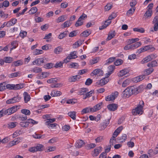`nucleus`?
Listing matches in <instances>:
<instances>
[{"label":"nucleus","instance_id":"4c0bfd02","mask_svg":"<svg viewBox=\"0 0 158 158\" xmlns=\"http://www.w3.org/2000/svg\"><path fill=\"white\" fill-rule=\"evenodd\" d=\"M17 124L16 122H10L8 124V128L9 129L13 128L15 127Z\"/></svg>","mask_w":158,"mask_h":158},{"label":"nucleus","instance_id":"473e14b6","mask_svg":"<svg viewBox=\"0 0 158 158\" xmlns=\"http://www.w3.org/2000/svg\"><path fill=\"white\" fill-rule=\"evenodd\" d=\"M154 69L152 68H149L145 69L143 71L144 75H148L152 73Z\"/></svg>","mask_w":158,"mask_h":158},{"label":"nucleus","instance_id":"052dcab7","mask_svg":"<svg viewBox=\"0 0 158 158\" xmlns=\"http://www.w3.org/2000/svg\"><path fill=\"white\" fill-rule=\"evenodd\" d=\"M35 147L36 148V150H37V151H41L42 150L43 145L41 144H38Z\"/></svg>","mask_w":158,"mask_h":158},{"label":"nucleus","instance_id":"20e7f679","mask_svg":"<svg viewBox=\"0 0 158 158\" xmlns=\"http://www.w3.org/2000/svg\"><path fill=\"white\" fill-rule=\"evenodd\" d=\"M155 49V48L153 47L151 45H147L137 50V52L140 53L143 52L148 51L149 52H152Z\"/></svg>","mask_w":158,"mask_h":158},{"label":"nucleus","instance_id":"4d7b16f0","mask_svg":"<svg viewBox=\"0 0 158 158\" xmlns=\"http://www.w3.org/2000/svg\"><path fill=\"white\" fill-rule=\"evenodd\" d=\"M133 31L141 33H143L145 31L144 29L143 28H141L140 29L138 28H133Z\"/></svg>","mask_w":158,"mask_h":158},{"label":"nucleus","instance_id":"4468645a","mask_svg":"<svg viewBox=\"0 0 158 158\" xmlns=\"http://www.w3.org/2000/svg\"><path fill=\"white\" fill-rule=\"evenodd\" d=\"M102 148L101 147H99L95 148L93 153L92 155L94 157H96L98 155L99 153L102 151Z\"/></svg>","mask_w":158,"mask_h":158},{"label":"nucleus","instance_id":"de8ad7c7","mask_svg":"<svg viewBox=\"0 0 158 158\" xmlns=\"http://www.w3.org/2000/svg\"><path fill=\"white\" fill-rule=\"evenodd\" d=\"M91 111V108L89 107H86L83 109L81 111V114H84L89 113Z\"/></svg>","mask_w":158,"mask_h":158},{"label":"nucleus","instance_id":"7c9ffc66","mask_svg":"<svg viewBox=\"0 0 158 158\" xmlns=\"http://www.w3.org/2000/svg\"><path fill=\"white\" fill-rule=\"evenodd\" d=\"M67 19L66 16L65 15H62L58 18L56 20V22L57 23L62 22L64 21Z\"/></svg>","mask_w":158,"mask_h":158},{"label":"nucleus","instance_id":"bb28decb","mask_svg":"<svg viewBox=\"0 0 158 158\" xmlns=\"http://www.w3.org/2000/svg\"><path fill=\"white\" fill-rule=\"evenodd\" d=\"M118 140H119L120 143H123L127 139V135L125 134H123L122 136L120 137H118Z\"/></svg>","mask_w":158,"mask_h":158},{"label":"nucleus","instance_id":"09e8293b","mask_svg":"<svg viewBox=\"0 0 158 158\" xmlns=\"http://www.w3.org/2000/svg\"><path fill=\"white\" fill-rule=\"evenodd\" d=\"M67 34V31H64L58 35V38L60 39H62L65 37Z\"/></svg>","mask_w":158,"mask_h":158},{"label":"nucleus","instance_id":"e433bc0d","mask_svg":"<svg viewBox=\"0 0 158 158\" xmlns=\"http://www.w3.org/2000/svg\"><path fill=\"white\" fill-rule=\"evenodd\" d=\"M76 113L74 111H71L68 113V115L73 120L76 119Z\"/></svg>","mask_w":158,"mask_h":158},{"label":"nucleus","instance_id":"0e129e2a","mask_svg":"<svg viewBox=\"0 0 158 158\" xmlns=\"http://www.w3.org/2000/svg\"><path fill=\"white\" fill-rule=\"evenodd\" d=\"M15 86V84H8L6 85V87L7 89H14Z\"/></svg>","mask_w":158,"mask_h":158},{"label":"nucleus","instance_id":"7ed1b4c3","mask_svg":"<svg viewBox=\"0 0 158 158\" xmlns=\"http://www.w3.org/2000/svg\"><path fill=\"white\" fill-rule=\"evenodd\" d=\"M117 16L116 14L114 12H113L109 17L108 19L105 21V23L103 25L99 28L100 30H102L106 28L111 23V20L115 18Z\"/></svg>","mask_w":158,"mask_h":158},{"label":"nucleus","instance_id":"6e6552de","mask_svg":"<svg viewBox=\"0 0 158 158\" xmlns=\"http://www.w3.org/2000/svg\"><path fill=\"white\" fill-rule=\"evenodd\" d=\"M103 73V71L100 69H96L94 70L91 73V76L97 75L98 76H102Z\"/></svg>","mask_w":158,"mask_h":158},{"label":"nucleus","instance_id":"39448f33","mask_svg":"<svg viewBox=\"0 0 158 158\" xmlns=\"http://www.w3.org/2000/svg\"><path fill=\"white\" fill-rule=\"evenodd\" d=\"M118 95V92L116 91L114 93H112L111 94L106 97L105 100L107 101H113L117 97Z\"/></svg>","mask_w":158,"mask_h":158},{"label":"nucleus","instance_id":"1a4fd4ad","mask_svg":"<svg viewBox=\"0 0 158 158\" xmlns=\"http://www.w3.org/2000/svg\"><path fill=\"white\" fill-rule=\"evenodd\" d=\"M20 99L21 98L19 97H14L11 99L7 100L6 103L8 104L14 103L19 102Z\"/></svg>","mask_w":158,"mask_h":158},{"label":"nucleus","instance_id":"2f4dec72","mask_svg":"<svg viewBox=\"0 0 158 158\" xmlns=\"http://www.w3.org/2000/svg\"><path fill=\"white\" fill-rule=\"evenodd\" d=\"M94 94V91L93 90H91L90 91L86 93L85 95L83 96V99H86L87 98H89L91 97L92 94Z\"/></svg>","mask_w":158,"mask_h":158},{"label":"nucleus","instance_id":"c756f323","mask_svg":"<svg viewBox=\"0 0 158 158\" xmlns=\"http://www.w3.org/2000/svg\"><path fill=\"white\" fill-rule=\"evenodd\" d=\"M48 75V73L47 72H43L41 74H39L37 76L38 78H44L46 77Z\"/></svg>","mask_w":158,"mask_h":158},{"label":"nucleus","instance_id":"9d476101","mask_svg":"<svg viewBox=\"0 0 158 158\" xmlns=\"http://www.w3.org/2000/svg\"><path fill=\"white\" fill-rule=\"evenodd\" d=\"M109 79L106 78H104L101 79L99 81L96 83L100 86H103L107 84L109 81Z\"/></svg>","mask_w":158,"mask_h":158},{"label":"nucleus","instance_id":"6e6d98bb","mask_svg":"<svg viewBox=\"0 0 158 158\" xmlns=\"http://www.w3.org/2000/svg\"><path fill=\"white\" fill-rule=\"evenodd\" d=\"M139 40V39L138 38H132L128 40V43L130 44H133L135 42L138 41Z\"/></svg>","mask_w":158,"mask_h":158},{"label":"nucleus","instance_id":"603ef678","mask_svg":"<svg viewBox=\"0 0 158 158\" xmlns=\"http://www.w3.org/2000/svg\"><path fill=\"white\" fill-rule=\"evenodd\" d=\"M64 63V61L62 62L61 61L56 62L54 66V67L56 68H61L62 67L63 64Z\"/></svg>","mask_w":158,"mask_h":158},{"label":"nucleus","instance_id":"8fccbe9b","mask_svg":"<svg viewBox=\"0 0 158 158\" xmlns=\"http://www.w3.org/2000/svg\"><path fill=\"white\" fill-rule=\"evenodd\" d=\"M21 112L26 116V115H29L31 114L30 111L29 110L25 109L22 110Z\"/></svg>","mask_w":158,"mask_h":158},{"label":"nucleus","instance_id":"58836bf2","mask_svg":"<svg viewBox=\"0 0 158 158\" xmlns=\"http://www.w3.org/2000/svg\"><path fill=\"white\" fill-rule=\"evenodd\" d=\"M71 24V23L69 21H67L62 24L61 27L62 28H64L70 26Z\"/></svg>","mask_w":158,"mask_h":158},{"label":"nucleus","instance_id":"37998d69","mask_svg":"<svg viewBox=\"0 0 158 158\" xmlns=\"http://www.w3.org/2000/svg\"><path fill=\"white\" fill-rule=\"evenodd\" d=\"M115 35V31H113L110 33L108 35L107 39L108 40H110L113 38Z\"/></svg>","mask_w":158,"mask_h":158},{"label":"nucleus","instance_id":"dca6fc26","mask_svg":"<svg viewBox=\"0 0 158 158\" xmlns=\"http://www.w3.org/2000/svg\"><path fill=\"white\" fill-rule=\"evenodd\" d=\"M44 60L43 58H37L33 62V65H40L44 62Z\"/></svg>","mask_w":158,"mask_h":158},{"label":"nucleus","instance_id":"a211bd4d","mask_svg":"<svg viewBox=\"0 0 158 158\" xmlns=\"http://www.w3.org/2000/svg\"><path fill=\"white\" fill-rule=\"evenodd\" d=\"M102 105V103H99L95 106L91 108V111L92 112H94L99 110L101 108V106Z\"/></svg>","mask_w":158,"mask_h":158},{"label":"nucleus","instance_id":"f257e3e1","mask_svg":"<svg viewBox=\"0 0 158 158\" xmlns=\"http://www.w3.org/2000/svg\"><path fill=\"white\" fill-rule=\"evenodd\" d=\"M138 89L133 86L128 87L123 91L122 97L123 98H128L133 94H137L138 93Z\"/></svg>","mask_w":158,"mask_h":158},{"label":"nucleus","instance_id":"f03ea898","mask_svg":"<svg viewBox=\"0 0 158 158\" xmlns=\"http://www.w3.org/2000/svg\"><path fill=\"white\" fill-rule=\"evenodd\" d=\"M144 105V102L143 101H140L139 102V104L135 109H133L132 111V113L134 115H136L138 114H142L143 112V109Z\"/></svg>","mask_w":158,"mask_h":158},{"label":"nucleus","instance_id":"338daca9","mask_svg":"<svg viewBox=\"0 0 158 158\" xmlns=\"http://www.w3.org/2000/svg\"><path fill=\"white\" fill-rule=\"evenodd\" d=\"M77 100L75 99L68 100L67 101V103L73 104L77 102Z\"/></svg>","mask_w":158,"mask_h":158},{"label":"nucleus","instance_id":"f3484780","mask_svg":"<svg viewBox=\"0 0 158 158\" xmlns=\"http://www.w3.org/2000/svg\"><path fill=\"white\" fill-rule=\"evenodd\" d=\"M17 20L15 19H12L11 20L6 23V26L7 27L14 25L16 23Z\"/></svg>","mask_w":158,"mask_h":158},{"label":"nucleus","instance_id":"4be33fe9","mask_svg":"<svg viewBox=\"0 0 158 158\" xmlns=\"http://www.w3.org/2000/svg\"><path fill=\"white\" fill-rule=\"evenodd\" d=\"M158 65V62L156 60H154L148 63L147 64V66L149 68L155 67Z\"/></svg>","mask_w":158,"mask_h":158},{"label":"nucleus","instance_id":"864d4df0","mask_svg":"<svg viewBox=\"0 0 158 158\" xmlns=\"http://www.w3.org/2000/svg\"><path fill=\"white\" fill-rule=\"evenodd\" d=\"M22 133V132L20 130L16 131L12 135V137L13 138H15L17 136L20 135Z\"/></svg>","mask_w":158,"mask_h":158},{"label":"nucleus","instance_id":"0eeeda50","mask_svg":"<svg viewBox=\"0 0 158 158\" xmlns=\"http://www.w3.org/2000/svg\"><path fill=\"white\" fill-rule=\"evenodd\" d=\"M17 107V106H14L11 107L9 108L6 110V114L9 115L15 113L17 111L18 109Z\"/></svg>","mask_w":158,"mask_h":158},{"label":"nucleus","instance_id":"ddd939ff","mask_svg":"<svg viewBox=\"0 0 158 158\" xmlns=\"http://www.w3.org/2000/svg\"><path fill=\"white\" fill-rule=\"evenodd\" d=\"M153 23L154 24V30L156 31L158 30V16H155L152 21Z\"/></svg>","mask_w":158,"mask_h":158},{"label":"nucleus","instance_id":"5701e85b","mask_svg":"<svg viewBox=\"0 0 158 158\" xmlns=\"http://www.w3.org/2000/svg\"><path fill=\"white\" fill-rule=\"evenodd\" d=\"M23 96L24 101L26 103H27L30 100V96L27 92H25L24 93Z\"/></svg>","mask_w":158,"mask_h":158},{"label":"nucleus","instance_id":"13d9d810","mask_svg":"<svg viewBox=\"0 0 158 158\" xmlns=\"http://www.w3.org/2000/svg\"><path fill=\"white\" fill-rule=\"evenodd\" d=\"M32 71L34 73H37L41 72L42 71V69L40 68L35 67L33 69Z\"/></svg>","mask_w":158,"mask_h":158},{"label":"nucleus","instance_id":"9b49d317","mask_svg":"<svg viewBox=\"0 0 158 158\" xmlns=\"http://www.w3.org/2000/svg\"><path fill=\"white\" fill-rule=\"evenodd\" d=\"M20 138L15 139L13 140L10 141L8 145V147H10L14 145L18 144L20 142Z\"/></svg>","mask_w":158,"mask_h":158},{"label":"nucleus","instance_id":"f704fd0d","mask_svg":"<svg viewBox=\"0 0 158 158\" xmlns=\"http://www.w3.org/2000/svg\"><path fill=\"white\" fill-rule=\"evenodd\" d=\"M132 49L133 50L135 49H136L139 47L141 45V43L140 42H137L134 44H131Z\"/></svg>","mask_w":158,"mask_h":158},{"label":"nucleus","instance_id":"69168bd1","mask_svg":"<svg viewBox=\"0 0 158 158\" xmlns=\"http://www.w3.org/2000/svg\"><path fill=\"white\" fill-rule=\"evenodd\" d=\"M20 125L22 127H27L28 126L29 124L27 121L23 122L20 123Z\"/></svg>","mask_w":158,"mask_h":158},{"label":"nucleus","instance_id":"c03bdc74","mask_svg":"<svg viewBox=\"0 0 158 158\" xmlns=\"http://www.w3.org/2000/svg\"><path fill=\"white\" fill-rule=\"evenodd\" d=\"M99 59V57H97L90 60H89V63L90 64H93L96 63L98 62Z\"/></svg>","mask_w":158,"mask_h":158},{"label":"nucleus","instance_id":"a878e982","mask_svg":"<svg viewBox=\"0 0 158 158\" xmlns=\"http://www.w3.org/2000/svg\"><path fill=\"white\" fill-rule=\"evenodd\" d=\"M151 56L150 55L144 58L141 61V63L143 64L146 62H148L152 60Z\"/></svg>","mask_w":158,"mask_h":158},{"label":"nucleus","instance_id":"a19ab883","mask_svg":"<svg viewBox=\"0 0 158 158\" xmlns=\"http://www.w3.org/2000/svg\"><path fill=\"white\" fill-rule=\"evenodd\" d=\"M5 63H10L13 60V58L10 57H5L4 58Z\"/></svg>","mask_w":158,"mask_h":158},{"label":"nucleus","instance_id":"3c124183","mask_svg":"<svg viewBox=\"0 0 158 158\" xmlns=\"http://www.w3.org/2000/svg\"><path fill=\"white\" fill-rule=\"evenodd\" d=\"M62 48L60 47H58L55 48L54 52L56 54H59L62 51Z\"/></svg>","mask_w":158,"mask_h":158},{"label":"nucleus","instance_id":"c9c22d12","mask_svg":"<svg viewBox=\"0 0 158 158\" xmlns=\"http://www.w3.org/2000/svg\"><path fill=\"white\" fill-rule=\"evenodd\" d=\"M24 84H19L15 85L14 90H16L23 88L24 87Z\"/></svg>","mask_w":158,"mask_h":158},{"label":"nucleus","instance_id":"cd10ccee","mask_svg":"<svg viewBox=\"0 0 158 158\" xmlns=\"http://www.w3.org/2000/svg\"><path fill=\"white\" fill-rule=\"evenodd\" d=\"M152 12V11L148 10L146 12L144 15V16L145 17V19L149 18L151 16Z\"/></svg>","mask_w":158,"mask_h":158},{"label":"nucleus","instance_id":"a18cd8bd","mask_svg":"<svg viewBox=\"0 0 158 158\" xmlns=\"http://www.w3.org/2000/svg\"><path fill=\"white\" fill-rule=\"evenodd\" d=\"M19 72L14 73L8 75V77L10 78H13L17 77L20 74Z\"/></svg>","mask_w":158,"mask_h":158},{"label":"nucleus","instance_id":"393cba45","mask_svg":"<svg viewBox=\"0 0 158 158\" xmlns=\"http://www.w3.org/2000/svg\"><path fill=\"white\" fill-rule=\"evenodd\" d=\"M52 97H57L60 95L61 94V93L59 91L53 90L52 91L50 94Z\"/></svg>","mask_w":158,"mask_h":158},{"label":"nucleus","instance_id":"e2e57ef3","mask_svg":"<svg viewBox=\"0 0 158 158\" xmlns=\"http://www.w3.org/2000/svg\"><path fill=\"white\" fill-rule=\"evenodd\" d=\"M70 66L71 68L75 69H78L79 65L78 63H72L70 64Z\"/></svg>","mask_w":158,"mask_h":158},{"label":"nucleus","instance_id":"ea45409f","mask_svg":"<svg viewBox=\"0 0 158 158\" xmlns=\"http://www.w3.org/2000/svg\"><path fill=\"white\" fill-rule=\"evenodd\" d=\"M130 82V80L128 78L123 81L122 84V86L123 87H125L129 85Z\"/></svg>","mask_w":158,"mask_h":158},{"label":"nucleus","instance_id":"b1692460","mask_svg":"<svg viewBox=\"0 0 158 158\" xmlns=\"http://www.w3.org/2000/svg\"><path fill=\"white\" fill-rule=\"evenodd\" d=\"M144 75L138 76L134 78L133 81L135 83L138 82L143 80L144 78Z\"/></svg>","mask_w":158,"mask_h":158},{"label":"nucleus","instance_id":"79ce46f5","mask_svg":"<svg viewBox=\"0 0 158 158\" xmlns=\"http://www.w3.org/2000/svg\"><path fill=\"white\" fill-rule=\"evenodd\" d=\"M38 10L37 8L36 7H33L31 8V9L29 11V14L33 15Z\"/></svg>","mask_w":158,"mask_h":158},{"label":"nucleus","instance_id":"49530a36","mask_svg":"<svg viewBox=\"0 0 158 158\" xmlns=\"http://www.w3.org/2000/svg\"><path fill=\"white\" fill-rule=\"evenodd\" d=\"M13 63L14 64L15 66H17L23 64V62L22 60H19L17 61H15L13 62Z\"/></svg>","mask_w":158,"mask_h":158},{"label":"nucleus","instance_id":"2eb2a0df","mask_svg":"<svg viewBox=\"0 0 158 158\" xmlns=\"http://www.w3.org/2000/svg\"><path fill=\"white\" fill-rule=\"evenodd\" d=\"M107 107L110 110L114 111L117 109L118 105L116 104H110L108 105Z\"/></svg>","mask_w":158,"mask_h":158},{"label":"nucleus","instance_id":"680f3d73","mask_svg":"<svg viewBox=\"0 0 158 158\" xmlns=\"http://www.w3.org/2000/svg\"><path fill=\"white\" fill-rule=\"evenodd\" d=\"M123 62V61L122 60L119 59L117 60L116 61L114 62V64L116 66H117L122 64Z\"/></svg>","mask_w":158,"mask_h":158},{"label":"nucleus","instance_id":"bf43d9fd","mask_svg":"<svg viewBox=\"0 0 158 158\" xmlns=\"http://www.w3.org/2000/svg\"><path fill=\"white\" fill-rule=\"evenodd\" d=\"M48 121L45 122V125H48L50 124H51V123L54 122L56 120V119L55 118H53L52 119H48Z\"/></svg>","mask_w":158,"mask_h":158},{"label":"nucleus","instance_id":"774afa93","mask_svg":"<svg viewBox=\"0 0 158 158\" xmlns=\"http://www.w3.org/2000/svg\"><path fill=\"white\" fill-rule=\"evenodd\" d=\"M6 85L5 83L0 84V91H2L6 89Z\"/></svg>","mask_w":158,"mask_h":158},{"label":"nucleus","instance_id":"72a5a7b5","mask_svg":"<svg viewBox=\"0 0 158 158\" xmlns=\"http://www.w3.org/2000/svg\"><path fill=\"white\" fill-rule=\"evenodd\" d=\"M135 9V7H133L130 8L127 12V15L129 16L130 15H132L134 12Z\"/></svg>","mask_w":158,"mask_h":158},{"label":"nucleus","instance_id":"6ab92c4d","mask_svg":"<svg viewBox=\"0 0 158 158\" xmlns=\"http://www.w3.org/2000/svg\"><path fill=\"white\" fill-rule=\"evenodd\" d=\"M129 70L127 69H124L121 70L118 73V75L119 77H121L128 73Z\"/></svg>","mask_w":158,"mask_h":158},{"label":"nucleus","instance_id":"423d86ee","mask_svg":"<svg viewBox=\"0 0 158 158\" xmlns=\"http://www.w3.org/2000/svg\"><path fill=\"white\" fill-rule=\"evenodd\" d=\"M77 57L76 55V52L74 51L73 52H71L69 55L64 60V62L67 63L69 61V60L70 59H75Z\"/></svg>","mask_w":158,"mask_h":158},{"label":"nucleus","instance_id":"aec40b11","mask_svg":"<svg viewBox=\"0 0 158 158\" xmlns=\"http://www.w3.org/2000/svg\"><path fill=\"white\" fill-rule=\"evenodd\" d=\"M110 123V120L109 119L106 120L104 121L101 124V130H104L108 125Z\"/></svg>","mask_w":158,"mask_h":158},{"label":"nucleus","instance_id":"c85d7f7f","mask_svg":"<svg viewBox=\"0 0 158 158\" xmlns=\"http://www.w3.org/2000/svg\"><path fill=\"white\" fill-rule=\"evenodd\" d=\"M88 89L86 88H82L79 90L78 94L80 95H84L88 91Z\"/></svg>","mask_w":158,"mask_h":158},{"label":"nucleus","instance_id":"5fc2aeb1","mask_svg":"<svg viewBox=\"0 0 158 158\" xmlns=\"http://www.w3.org/2000/svg\"><path fill=\"white\" fill-rule=\"evenodd\" d=\"M115 57H111L110 58L106 60V64H109L110 63L113 62L115 60Z\"/></svg>","mask_w":158,"mask_h":158},{"label":"nucleus","instance_id":"f8f14e48","mask_svg":"<svg viewBox=\"0 0 158 158\" xmlns=\"http://www.w3.org/2000/svg\"><path fill=\"white\" fill-rule=\"evenodd\" d=\"M81 77V76L79 75L72 76L69 77L68 81L70 82H75L78 81Z\"/></svg>","mask_w":158,"mask_h":158},{"label":"nucleus","instance_id":"412c9836","mask_svg":"<svg viewBox=\"0 0 158 158\" xmlns=\"http://www.w3.org/2000/svg\"><path fill=\"white\" fill-rule=\"evenodd\" d=\"M84 144V142L82 140H79L77 141L76 143L75 146L76 148H79L83 146Z\"/></svg>","mask_w":158,"mask_h":158}]
</instances>
